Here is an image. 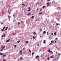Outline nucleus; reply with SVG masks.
<instances>
[{
    "label": "nucleus",
    "instance_id": "f257e3e1",
    "mask_svg": "<svg viewBox=\"0 0 61 61\" xmlns=\"http://www.w3.org/2000/svg\"><path fill=\"white\" fill-rule=\"evenodd\" d=\"M22 50H21L19 52L20 55H22Z\"/></svg>",
    "mask_w": 61,
    "mask_h": 61
},
{
    "label": "nucleus",
    "instance_id": "f03ea898",
    "mask_svg": "<svg viewBox=\"0 0 61 61\" xmlns=\"http://www.w3.org/2000/svg\"><path fill=\"white\" fill-rule=\"evenodd\" d=\"M47 7H48L50 5L49 4V3H47Z\"/></svg>",
    "mask_w": 61,
    "mask_h": 61
},
{
    "label": "nucleus",
    "instance_id": "7ed1b4c3",
    "mask_svg": "<svg viewBox=\"0 0 61 61\" xmlns=\"http://www.w3.org/2000/svg\"><path fill=\"white\" fill-rule=\"evenodd\" d=\"M39 57V56H37L36 57V59L37 58H38Z\"/></svg>",
    "mask_w": 61,
    "mask_h": 61
},
{
    "label": "nucleus",
    "instance_id": "20e7f679",
    "mask_svg": "<svg viewBox=\"0 0 61 61\" xmlns=\"http://www.w3.org/2000/svg\"><path fill=\"white\" fill-rule=\"evenodd\" d=\"M29 10H28V11H30L31 10V9L30 8V7H29Z\"/></svg>",
    "mask_w": 61,
    "mask_h": 61
},
{
    "label": "nucleus",
    "instance_id": "39448f33",
    "mask_svg": "<svg viewBox=\"0 0 61 61\" xmlns=\"http://www.w3.org/2000/svg\"><path fill=\"white\" fill-rule=\"evenodd\" d=\"M10 40L9 39V40H7L6 41V42H9V41H10Z\"/></svg>",
    "mask_w": 61,
    "mask_h": 61
},
{
    "label": "nucleus",
    "instance_id": "423d86ee",
    "mask_svg": "<svg viewBox=\"0 0 61 61\" xmlns=\"http://www.w3.org/2000/svg\"><path fill=\"white\" fill-rule=\"evenodd\" d=\"M48 52H50H50H51V51H50V49L48 50Z\"/></svg>",
    "mask_w": 61,
    "mask_h": 61
},
{
    "label": "nucleus",
    "instance_id": "0eeeda50",
    "mask_svg": "<svg viewBox=\"0 0 61 61\" xmlns=\"http://www.w3.org/2000/svg\"><path fill=\"white\" fill-rule=\"evenodd\" d=\"M31 15V13H29L27 14L28 15Z\"/></svg>",
    "mask_w": 61,
    "mask_h": 61
},
{
    "label": "nucleus",
    "instance_id": "6e6552de",
    "mask_svg": "<svg viewBox=\"0 0 61 61\" xmlns=\"http://www.w3.org/2000/svg\"><path fill=\"white\" fill-rule=\"evenodd\" d=\"M8 17L9 18V19H10V16H9V15H8Z\"/></svg>",
    "mask_w": 61,
    "mask_h": 61
},
{
    "label": "nucleus",
    "instance_id": "1a4fd4ad",
    "mask_svg": "<svg viewBox=\"0 0 61 61\" xmlns=\"http://www.w3.org/2000/svg\"><path fill=\"white\" fill-rule=\"evenodd\" d=\"M43 43L44 44H45L46 43V41H45V40H44Z\"/></svg>",
    "mask_w": 61,
    "mask_h": 61
},
{
    "label": "nucleus",
    "instance_id": "9d476101",
    "mask_svg": "<svg viewBox=\"0 0 61 61\" xmlns=\"http://www.w3.org/2000/svg\"><path fill=\"white\" fill-rule=\"evenodd\" d=\"M36 38V37H34V36H33V39H35Z\"/></svg>",
    "mask_w": 61,
    "mask_h": 61
},
{
    "label": "nucleus",
    "instance_id": "9b49d317",
    "mask_svg": "<svg viewBox=\"0 0 61 61\" xmlns=\"http://www.w3.org/2000/svg\"><path fill=\"white\" fill-rule=\"evenodd\" d=\"M8 28V27H6V29H5V30H7V29Z\"/></svg>",
    "mask_w": 61,
    "mask_h": 61
},
{
    "label": "nucleus",
    "instance_id": "f8f14e48",
    "mask_svg": "<svg viewBox=\"0 0 61 61\" xmlns=\"http://www.w3.org/2000/svg\"><path fill=\"white\" fill-rule=\"evenodd\" d=\"M31 18H32V19H33V18H34V16H32Z\"/></svg>",
    "mask_w": 61,
    "mask_h": 61
},
{
    "label": "nucleus",
    "instance_id": "ddd939ff",
    "mask_svg": "<svg viewBox=\"0 0 61 61\" xmlns=\"http://www.w3.org/2000/svg\"><path fill=\"white\" fill-rule=\"evenodd\" d=\"M46 31H44L43 32V34H46Z\"/></svg>",
    "mask_w": 61,
    "mask_h": 61
},
{
    "label": "nucleus",
    "instance_id": "4468645a",
    "mask_svg": "<svg viewBox=\"0 0 61 61\" xmlns=\"http://www.w3.org/2000/svg\"><path fill=\"white\" fill-rule=\"evenodd\" d=\"M42 12H40L39 13V14H42Z\"/></svg>",
    "mask_w": 61,
    "mask_h": 61
},
{
    "label": "nucleus",
    "instance_id": "2eb2a0df",
    "mask_svg": "<svg viewBox=\"0 0 61 61\" xmlns=\"http://www.w3.org/2000/svg\"><path fill=\"white\" fill-rule=\"evenodd\" d=\"M17 42L18 43H19L20 42V41H17Z\"/></svg>",
    "mask_w": 61,
    "mask_h": 61
},
{
    "label": "nucleus",
    "instance_id": "dca6fc26",
    "mask_svg": "<svg viewBox=\"0 0 61 61\" xmlns=\"http://www.w3.org/2000/svg\"><path fill=\"white\" fill-rule=\"evenodd\" d=\"M29 51L30 52V53H31V50H30L29 49Z\"/></svg>",
    "mask_w": 61,
    "mask_h": 61
},
{
    "label": "nucleus",
    "instance_id": "f3484780",
    "mask_svg": "<svg viewBox=\"0 0 61 61\" xmlns=\"http://www.w3.org/2000/svg\"><path fill=\"white\" fill-rule=\"evenodd\" d=\"M3 36L4 37H5V34Z\"/></svg>",
    "mask_w": 61,
    "mask_h": 61
},
{
    "label": "nucleus",
    "instance_id": "a211bd4d",
    "mask_svg": "<svg viewBox=\"0 0 61 61\" xmlns=\"http://www.w3.org/2000/svg\"><path fill=\"white\" fill-rule=\"evenodd\" d=\"M25 42L27 43H28V42L27 41H25Z\"/></svg>",
    "mask_w": 61,
    "mask_h": 61
},
{
    "label": "nucleus",
    "instance_id": "6ab92c4d",
    "mask_svg": "<svg viewBox=\"0 0 61 61\" xmlns=\"http://www.w3.org/2000/svg\"><path fill=\"white\" fill-rule=\"evenodd\" d=\"M51 53L52 54H53V52L52 51H51L50 53H51Z\"/></svg>",
    "mask_w": 61,
    "mask_h": 61
},
{
    "label": "nucleus",
    "instance_id": "aec40b11",
    "mask_svg": "<svg viewBox=\"0 0 61 61\" xmlns=\"http://www.w3.org/2000/svg\"><path fill=\"white\" fill-rule=\"evenodd\" d=\"M22 5H24V6H25V4H22Z\"/></svg>",
    "mask_w": 61,
    "mask_h": 61
},
{
    "label": "nucleus",
    "instance_id": "412c9836",
    "mask_svg": "<svg viewBox=\"0 0 61 61\" xmlns=\"http://www.w3.org/2000/svg\"><path fill=\"white\" fill-rule=\"evenodd\" d=\"M1 31H4V29H1Z\"/></svg>",
    "mask_w": 61,
    "mask_h": 61
},
{
    "label": "nucleus",
    "instance_id": "4be33fe9",
    "mask_svg": "<svg viewBox=\"0 0 61 61\" xmlns=\"http://www.w3.org/2000/svg\"><path fill=\"white\" fill-rule=\"evenodd\" d=\"M49 60V57H48L47 58V60Z\"/></svg>",
    "mask_w": 61,
    "mask_h": 61
},
{
    "label": "nucleus",
    "instance_id": "5701e85b",
    "mask_svg": "<svg viewBox=\"0 0 61 61\" xmlns=\"http://www.w3.org/2000/svg\"><path fill=\"white\" fill-rule=\"evenodd\" d=\"M53 56H52L50 58H53Z\"/></svg>",
    "mask_w": 61,
    "mask_h": 61
},
{
    "label": "nucleus",
    "instance_id": "b1692460",
    "mask_svg": "<svg viewBox=\"0 0 61 61\" xmlns=\"http://www.w3.org/2000/svg\"><path fill=\"white\" fill-rule=\"evenodd\" d=\"M0 55H3V54H2L1 53H0Z\"/></svg>",
    "mask_w": 61,
    "mask_h": 61
},
{
    "label": "nucleus",
    "instance_id": "393cba45",
    "mask_svg": "<svg viewBox=\"0 0 61 61\" xmlns=\"http://www.w3.org/2000/svg\"><path fill=\"white\" fill-rule=\"evenodd\" d=\"M5 27L4 26L3 28V29H5Z\"/></svg>",
    "mask_w": 61,
    "mask_h": 61
},
{
    "label": "nucleus",
    "instance_id": "a878e982",
    "mask_svg": "<svg viewBox=\"0 0 61 61\" xmlns=\"http://www.w3.org/2000/svg\"><path fill=\"white\" fill-rule=\"evenodd\" d=\"M46 7V6H44L43 7V9H44V8H45V7Z\"/></svg>",
    "mask_w": 61,
    "mask_h": 61
},
{
    "label": "nucleus",
    "instance_id": "bb28decb",
    "mask_svg": "<svg viewBox=\"0 0 61 61\" xmlns=\"http://www.w3.org/2000/svg\"><path fill=\"white\" fill-rule=\"evenodd\" d=\"M6 54L5 55H4V56H3V57H4V56H6Z\"/></svg>",
    "mask_w": 61,
    "mask_h": 61
},
{
    "label": "nucleus",
    "instance_id": "cd10ccee",
    "mask_svg": "<svg viewBox=\"0 0 61 61\" xmlns=\"http://www.w3.org/2000/svg\"><path fill=\"white\" fill-rule=\"evenodd\" d=\"M6 54L5 55H4V56H3V57H4V56H6Z\"/></svg>",
    "mask_w": 61,
    "mask_h": 61
},
{
    "label": "nucleus",
    "instance_id": "c85d7f7f",
    "mask_svg": "<svg viewBox=\"0 0 61 61\" xmlns=\"http://www.w3.org/2000/svg\"><path fill=\"white\" fill-rule=\"evenodd\" d=\"M5 46H4H4H3V48H5Z\"/></svg>",
    "mask_w": 61,
    "mask_h": 61
},
{
    "label": "nucleus",
    "instance_id": "c756f323",
    "mask_svg": "<svg viewBox=\"0 0 61 61\" xmlns=\"http://www.w3.org/2000/svg\"><path fill=\"white\" fill-rule=\"evenodd\" d=\"M3 61H5V59H4L3 60Z\"/></svg>",
    "mask_w": 61,
    "mask_h": 61
},
{
    "label": "nucleus",
    "instance_id": "7c9ffc66",
    "mask_svg": "<svg viewBox=\"0 0 61 61\" xmlns=\"http://www.w3.org/2000/svg\"><path fill=\"white\" fill-rule=\"evenodd\" d=\"M56 32H55V33H54V35H56Z\"/></svg>",
    "mask_w": 61,
    "mask_h": 61
},
{
    "label": "nucleus",
    "instance_id": "2f4dec72",
    "mask_svg": "<svg viewBox=\"0 0 61 61\" xmlns=\"http://www.w3.org/2000/svg\"><path fill=\"white\" fill-rule=\"evenodd\" d=\"M56 25H59V24H58V23H56Z\"/></svg>",
    "mask_w": 61,
    "mask_h": 61
},
{
    "label": "nucleus",
    "instance_id": "473e14b6",
    "mask_svg": "<svg viewBox=\"0 0 61 61\" xmlns=\"http://www.w3.org/2000/svg\"><path fill=\"white\" fill-rule=\"evenodd\" d=\"M34 53L33 52H32V55H34Z\"/></svg>",
    "mask_w": 61,
    "mask_h": 61
},
{
    "label": "nucleus",
    "instance_id": "72a5a7b5",
    "mask_svg": "<svg viewBox=\"0 0 61 61\" xmlns=\"http://www.w3.org/2000/svg\"><path fill=\"white\" fill-rule=\"evenodd\" d=\"M42 10V9H40V11H41V10Z\"/></svg>",
    "mask_w": 61,
    "mask_h": 61
},
{
    "label": "nucleus",
    "instance_id": "f704fd0d",
    "mask_svg": "<svg viewBox=\"0 0 61 61\" xmlns=\"http://www.w3.org/2000/svg\"><path fill=\"white\" fill-rule=\"evenodd\" d=\"M21 22V23H23L24 22H23V21H22Z\"/></svg>",
    "mask_w": 61,
    "mask_h": 61
},
{
    "label": "nucleus",
    "instance_id": "c9c22d12",
    "mask_svg": "<svg viewBox=\"0 0 61 61\" xmlns=\"http://www.w3.org/2000/svg\"><path fill=\"white\" fill-rule=\"evenodd\" d=\"M14 46H15V47H16V46L15 45Z\"/></svg>",
    "mask_w": 61,
    "mask_h": 61
},
{
    "label": "nucleus",
    "instance_id": "e433bc0d",
    "mask_svg": "<svg viewBox=\"0 0 61 61\" xmlns=\"http://www.w3.org/2000/svg\"><path fill=\"white\" fill-rule=\"evenodd\" d=\"M8 13H10V12H9V10H8Z\"/></svg>",
    "mask_w": 61,
    "mask_h": 61
},
{
    "label": "nucleus",
    "instance_id": "4c0bfd02",
    "mask_svg": "<svg viewBox=\"0 0 61 61\" xmlns=\"http://www.w3.org/2000/svg\"><path fill=\"white\" fill-rule=\"evenodd\" d=\"M34 35H36V33L34 32Z\"/></svg>",
    "mask_w": 61,
    "mask_h": 61
},
{
    "label": "nucleus",
    "instance_id": "58836bf2",
    "mask_svg": "<svg viewBox=\"0 0 61 61\" xmlns=\"http://www.w3.org/2000/svg\"><path fill=\"white\" fill-rule=\"evenodd\" d=\"M25 49V47H24V48H23V50H24Z\"/></svg>",
    "mask_w": 61,
    "mask_h": 61
},
{
    "label": "nucleus",
    "instance_id": "ea45409f",
    "mask_svg": "<svg viewBox=\"0 0 61 61\" xmlns=\"http://www.w3.org/2000/svg\"><path fill=\"white\" fill-rule=\"evenodd\" d=\"M22 59V58L21 57L20 58V59H21H21Z\"/></svg>",
    "mask_w": 61,
    "mask_h": 61
},
{
    "label": "nucleus",
    "instance_id": "a19ab883",
    "mask_svg": "<svg viewBox=\"0 0 61 61\" xmlns=\"http://www.w3.org/2000/svg\"><path fill=\"white\" fill-rule=\"evenodd\" d=\"M15 34H16V33H15V34H14V33L12 34V35H15Z\"/></svg>",
    "mask_w": 61,
    "mask_h": 61
},
{
    "label": "nucleus",
    "instance_id": "79ce46f5",
    "mask_svg": "<svg viewBox=\"0 0 61 61\" xmlns=\"http://www.w3.org/2000/svg\"><path fill=\"white\" fill-rule=\"evenodd\" d=\"M39 4V3L37 2V3H36V5H37V4Z\"/></svg>",
    "mask_w": 61,
    "mask_h": 61
},
{
    "label": "nucleus",
    "instance_id": "37998d69",
    "mask_svg": "<svg viewBox=\"0 0 61 61\" xmlns=\"http://www.w3.org/2000/svg\"><path fill=\"white\" fill-rule=\"evenodd\" d=\"M51 35H53V33H51Z\"/></svg>",
    "mask_w": 61,
    "mask_h": 61
},
{
    "label": "nucleus",
    "instance_id": "c03bdc74",
    "mask_svg": "<svg viewBox=\"0 0 61 61\" xmlns=\"http://www.w3.org/2000/svg\"><path fill=\"white\" fill-rule=\"evenodd\" d=\"M2 38L3 37V35H2Z\"/></svg>",
    "mask_w": 61,
    "mask_h": 61
},
{
    "label": "nucleus",
    "instance_id": "a18cd8bd",
    "mask_svg": "<svg viewBox=\"0 0 61 61\" xmlns=\"http://www.w3.org/2000/svg\"><path fill=\"white\" fill-rule=\"evenodd\" d=\"M3 24H4V23H1V25H3Z\"/></svg>",
    "mask_w": 61,
    "mask_h": 61
},
{
    "label": "nucleus",
    "instance_id": "49530a36",
    "mask_svg": "<svg viewBox=\"0 0 61 61\" xmlns=\"http://www.w3.org/2000/svg\"><path fill=\"white\" fill-rule=\"evenodd\" d=\"M56 40H57V39H58V38H56Z\"/></svg>",
    "mask_w": 61,
    "mask_h": 61
},
{
    "label": "nucleus",
    "instance_id": "de8ad7c7",
    "mask_svg": "<svg viewBox=\"0 0 61 61\" xmlns=\"http://www.w3.org/2000/svg\"><path fill=\"white\" fill-rule=\"evenodd\" d=\"M47 35H48V32H47Z\"/></svg>",
    "mask_w": 61,
    "mask_h": 61
},
{
    "label": "nucleus",
    "instance_id": "09e8293b",
    "mask_svg": "<svg viewBox=\"0 0 61 61\" xmlns=\"http://www.w3.org/2000/svg\"><path fill=\"white\" fill-rule=\"evenodd\" d=\"M53 41H51V43H53Z\"/></svg>",
    "mask_w": 61,
    "mask_h": 61
},
{
    "label": "nucleus",
    "instance_id": "8fccbe9b",
    "mask_svg": "<svg viewBox=\"0 0 61 61\" xmlns=\"http://www.w3.org/2000/svg\"><path fill=\"white\" fill-rule=\"evenodd\" d=\"M18 24L19 25H20V23H19V22H18Z\"/></svg>",
    "mask_w": 61,
    "mask_h": 61
},
{
    "label": "nucleus",
    "instance_id": "3c124183",
    "mask_svg": "<svg viewBox=\"0 0 61 61\" xmlns=\"http://www.w3.org/2000/svg\"><path fill=\"white\" fill-rule=\"evenodd\" d=\"M13 16L14 17L15 16V15H13Z\"/></svg>",
    "mask_w": 61,
    "mask_h": 61
},
{
    "label": "nucleus",
    "instance_id": "603ef678",
    "mask_svg": "<svg viewBox=\"0 0 61 61\" xmlns=\"http://www.w3.org/2000/svg\"><path fill=\"white\" fill-rule=\"evenodd\" d=\"M4 48L3 47L2 48V50H3V49H4Z\"/></svg>",
    "mask_w": 61,
    "mask_h": 61
},
{
    "label": "nucleus",
    "instance_id": "864d4df0",
    "mask_svg": "<svg viewBox=\"0 0 61 61\" xmlns=\"http://www.w3.org/2000/svg\"><path fill=\"white\" fill-rule=\"evenodd\" d=\"M37 46H39V44H38Z\"/></svg>",
    "mask_w": 61,
    "mask_h": 61
},
{
    "label": "nucleus",
    "instance_id": "5fc2aeb1",
    "mask_svg": "<svg viewBox=\"0 0 61 61\" xmlns=\"http://www.w3.org/2000/svg\"><path fill=\"white\" fill-rule=\"evenodd\" d=\"M55 43H56V41H55Z\"/></svg>",
    "mask_w": 61,
    "mask_h": 61
},
{
    "label": "nucleus",
    "instance_id": "6e6d98bb",
    "mask_svg": "<svg viewBox=\"0 0 61 61\" xmlns=\"http://www.w3.org/2000/svg\"><path fill=\"white\" fill-rule=\"evenodd\" d=\"M15 59H16V58H15L14 59V60H15Z\"/></svg>",
    "mask_w": 61,
    "mask_h": 61
},
{
    "label": "nucleus",
    "instance_id": "4d7b16f0",
    "mask_svg": "<svg viewBox=\"0 0 61 61\" xmlns=\"http://www.w3.org/2000/svg\"><path fill=\"white\" fill-rule=\"evenodd\" d=\"M40 31H41V29H40Z\"/></svg>",
    "mask_w": 61,
    "mask_h": 61
},
{
    "label": "nucleus",
    "instance_id": "13d9d810",
    "mask_svg": "<svg viewBox=\"0 0 61 61\" xmlns=\"http://www.w3.org/2000/svg\"><path fill=\"white\" fill-rule=\"evenodd\" d=\"M2 14H3V15H4V13H2Z\"/></svg>",
    "mask_w": 61,
    "mask_h": 61
},
{
    "label": "nucleus",
    "instance_id": "bf43d9fd",
    "mask_svg": "<svg viewBox=\"0 0 61 61\" xmlns=\"http://www.w3.org/2000/svg\"><path fill=\"white\" fill-rule=\"evenodd\" d=\"M40 37H42V36H40Z\"/></svg>",
    "mask_w": 61,
    "mask_h": 61
},
{
    "label": "nucleus",
    "instance_id": "052dcab7",
    "mask_svg": "<svg viewBox=\"0 0 61 61\" xmlns=\"http://www.w3.org/2000/svg\"><path fill=\"white\" fill-rule=\"evenodd\" d=\"M50 0H47V1H50Z\"/></svg>",
    "mask_w": 61,
    "mask_h": 61
},
{
    "label": "nucleus",
    "instance_id": "680f3d73",
    "mask_svg": "<svg viewBox=\"0 0 61 61\" xmlns=\"http://www.w3.org/2000/svg\"><path fill=\"white\" fill-rule=\"evenodd\" d=\"M58 55H59V56H60V55L59 54Z\"/></svg>",
    "mask_w": 61,
    "mask_h": 61
},
{
    "label": "nucleus",
    "instance_id": "e2e57ef3",
    "mask_svg": "<svg viewBox=\"0 0 61 61\" xmlns=\"http://www.w3.org/2000/svg\"><path fill=\"white\" fill-rule=\"evenodd\" d=\"M51 43H50L49 44V45H51Z\"/></svg>",
    "mask_w": 61,
    "mask_h": 61
},
{
    "label": "nucleus",
    "instance_id": "0e129e2a",
    "mask_svg": "<svg viewBox=\"0 0 61 61\" xmlns=\"http://www.w3.org/2000/svg\"><path fill=\"white\" fill-rule=\"evenodd\" d=\"M2 51V49H1V51Z\"/></svg>",
    "mask_w": 61,
    "mask_h": 61
},
{
    "label": "nucleus",
    "instance_id": "69168bd1",
    "mask_svg": "<svg viewBox=\"0 0 61 61\" xmlns=\"http://www.w3.org/2000/svg\"><path fill=\"white\" fill-rule=\"evenodd\" d=\"M56 54H58V53H57V52H56Z\"/></svg>",
    "mask_w": 61,
    "mask_h": 61
},
{
    "label": "nucleus",
    "instance_id": "338daca9",
    "mask_svg": "<svg viewBox=\"0 0 61 61\" xmlns=\"http://www.w3.org/2000/svg\"><path fill=\"white\" fill-rule=\"evenodd\" d=\"M37 10H38V9H37Z\"/></svg>",
    "mask_w": 61,
    "mask_h": 61
},
{
    "label": "nucleus",
    "instance_id": "774afa93",
    "mask_svg": "<svg viewBox=\"0 0 61 61\" xmlns=\"http://www.w3.org/2000/svg\"><path fill=\"white\" fill-rule=\"evenodd\" d=\"M36 21H37V20H36Z\"/></svg>",
    "mask_w": 61,
    "mask_h": 61
}]
</instances>
